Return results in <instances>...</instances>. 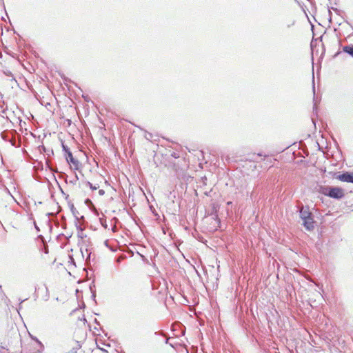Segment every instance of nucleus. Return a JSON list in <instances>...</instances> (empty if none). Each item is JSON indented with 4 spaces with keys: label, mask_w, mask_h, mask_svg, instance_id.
<instances>
[{
    "label": "nucleus",
    "mask_w": 353,
    "mask_h": 353,
    "mask_svg": "<svg viewBox=\"0 0 353 353\" xmlns=\"http://www.w3.org/2000/svg\"><path fill=\"white\" fill-rule=\"evenodd\" d=\"M330 181L328 179L327 180L321 181L317 183L316 186L314 187V192L319 194V197L322 201V203L324 202L323 196L327 197L328 199L331 197V185Z\"/></svg>",
    "instance_id": "f257e3e1"
},
{
    "label": "nucleus",
    "mask_w": 353,
    "mask_h": 353,
    "mask_svg": "<svg viewBox=\"0 0 353 353\" xmlns=\"http://www.w3.org/2000/svg\"><path fill=\"white\" fill-rule=\"evenodd\" d=\"M332 141L335 145V150L332 151V166H336L343 163L344 159L341 150L339 149L336 141L332 137Z\"/></svg>",
    "instance_id": "f03ea898"
},
{
    "label": "nucleus",
    "mask_w": 353,
    "mask_h": 353,
    "mask_svg": "<svg viewBox=\"0 0 353 353\" xmlns=\"http://www.w3.org/2000/svg\"><path fill=\"white\" fill-rule=\"evenodd\" d=\"M63 150L65 152L66 154V160L68 163H72L73 165L76 167V169L78 168L79 161L73 157L72 152L68 146L65 145L63 143L62 144Z\"/></svg>",
    "instance_id": "7ed1b4c3"
},
{
    "label": "nucleus",
    "mask_w": 353,
    "mask_h": 353,
    "mask_svg": "<svg viewBox=\"0 0 353 353\" xmlns=\"http://www.w3.org/2000/svg\"><path fill=\"white\" fill-rule=\"evenodd\" d=\"M303 225L305 228L307 230H312L314 228V221L313 220L312 216H310L308 218L307 217L305 219H303Z\"/></svg>",
    "instance_id": "20e7f679"
},
{
    "label": "nucleus",
    "mask_w": 353,
    "mask_h": 353,
    "mask_svg": "<svg viewBox=\"0 0 353 353\" xmlns=\"http://www.w3.org/2000/svg\"><path fill=\"white\" fill-rule=\"evenodd\" d=\"M352 174H350L348 172L342 174H334V177L336 179H339L340 181H345V182H350V179Z\"/></svg>",
    "instance_id": "39448f33"
},
{
    "label": "nucleus",
    "mask_w": 353,
    "mask_h": 353,
    "mask_svg": "<svg viewBox=\"0 0 353 353\" xmlns=\"http://www.w3.org/2000/svg\"><path fill=\"white\" fill-rule=\"evenodd\" d=\"M344 195L343 190L339 188L332 187V198L340 199Z\"/></svg>",
    "instance_id": "423d86ee"
},
{
    "label": "nucleus",
    "mask_w": 353,
    "mask_h": 353,
    "mask_svg": "<svg viewBox=\"0 0 353 353\" xmlns=\"http://www.w3.org/2000/svg\"><path fill=\"white\" fill-rule=\"evenodd\" d=\"M299 212L301 220L305 219L307 217L308 218L312 215V213L309 211L308 208H302Z\"/></svg>",
    "instance_id": "0eeeda50"
},
{
    "label": "nucleus",
    "mask_w": 353,
    "mask_h": 353,
    "mask_svg": "<svg viewBox=\"0 0 353 353\" xmlns=\"http://www.w3.org/2000/svg\"><path fill=\"white\" fill-rule=\"evenodd\" d=\"M343 51L353 57V45H349L343 47Z\"/></svg>",
    "instance_id": "6e6552de"
},
{
    "label": "nucleus",
    "mask_w": 353,
    "mask_h": 353,
    "mask_svg": "<svg viewBox=\"0 0 353 353\" xmlns=\"http://www.w3.org/2000/svg\"><path fill=\"white\" fill-rule=\"evenodd\" d=\"M343 51L353 57V45H349L343 47Z\"/></svg>",
    "instance_id": "1a4fd4ad"
},
{
    "label": "nucleus",
    "mask_w": 353,
    "mask_h": 353,
    "mask_svg": "<svg viewBox=\"0 0 353 353\" xmlns=\"http://www.w3.org/2000/svg\"><path fill=\"white\" fill-rule=\"evenodd\" d=\"M88 185H89V187L93 190H97L99 186L98 185H93L90 182H88Z\"/></svg>",
    "instance_id": "9d476101"
},
{
    "label": "nucleus",
    "mask_w": 353,
    "mask_h": 353,
    "mask_svg": "<svg viewBox=\"0 0 353 353\" xmlns=\"http://www.w3.org/2000/svg\"><path fill=\"white\" fill-rule=\"evenodd\" d=\"M79 178L77 175V174H75L74 179H72V180L70 181V183L73 184V185H75L78 181Z\"/></svg>",
    "instance_id": "9b49d317"
},
{
    "label": "nucleus",
    "mask_w": 353,
    "mask_h": 353,
    "mask_svg": "<svg viewBox=\"0 0 353 353\" xmlns=\"http://www.w3.org/2000/svg\"><path fill=\"white\" fill-rule=\"evenodd\" d=\"M327 10H328V14H329L327 20H328L329 23H331V9L330 8H328Z\"/></svg>",
    "instance_id": "f8f14e48"
},
{
    "label": "nucleus",
    "mask_w": 353,
    "mask_h": 353,
    "mask_svg": "<svg viewBox=\"0 0 353 353\" xmlns=\"http://www.w3.org/2000/svg\"><path fill=\"white\" fill-rule=\"evenodd\" d=\"M99 194L101 196H103L105 194V191L103 190H99Z\"/></svg>",
    "instance_id": "ddd939ff"
},
{
    "label": "nucleus",
    "mask_w": 353,
    "mask_h": 353,
    "mask_svg": "<svg viewBox=\"0 0 353 353\" xmlns=\"http://www.w3.org/2000/svg\"><path fill=\"white\" fill-rule=\"evenodd\" d=\"M85 203H86L87 204H88V203L92 204V202H91V201H90L89 199H86Z\"/></svg>",
    "instance_id": "4468645a"
},
{
    "label": "nucleus",
    "mask_w": 353,
    "mask_h": 353,
    "mask_svg": "<svg viewBox=\"0 0 353 353\" xmlns=\"http://www.w3.org/2000/svg\"><path fill=\"white\" fill-rule=\"evenodd\" d=\"M145 137H146V139H150L149 137H152V134H148V137L145 136Z\"/></svg>",
    "instance_id": "2eb2a0df"
},
{
    "label": "nucleus",
    "mask_w": 353,
    "mask_h": 353,
    "mask_svg": "<svg viewBox=\"0 0 353 353\" xmlns=\"http://www.w3.org/2000/svg\"><path fill=\"white\" fill-rule=\"evenodd\" d=\"M145 137H146V139H150L149 137H152V134H148V137L145 136Z\"/></svg>",
    "instance_id": "dca6fc26"
},
{
    "label": "nucleus",
    "mask_w": 353,
    "mask_h": 353,
    "mask_svg": "<svg viewBox=\"0 0 353 353\" xmlns=\"http://www.w3.org/2000/svg\"><path fill=\"white\" fill-rule=\"evenodd\" d=\"M145 137H146V139H150L149 137H152V134H148V137L145 136Z\"/></svg>",
    "instance_id": "f3484780"
},
{
    "label": "nucleus",
    "mask_w": 353,
    "mask_h": 353,
    "mask_svg": "<svg viewBox=\"0 0 353 353\" xmlns=\"http://www.w3.org/2000/svg\"><path fill=\"white\" fill-rule=\"evenodd\" d=\"M351 175L350 183H353V173Z\"/></svg>",
    "instance_id": "a211bd4d"
}]
</instances>
